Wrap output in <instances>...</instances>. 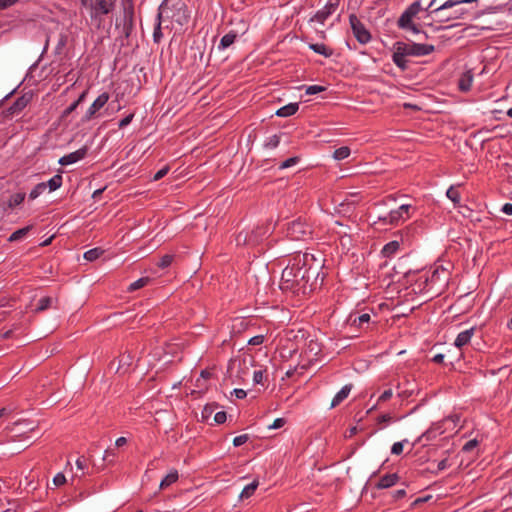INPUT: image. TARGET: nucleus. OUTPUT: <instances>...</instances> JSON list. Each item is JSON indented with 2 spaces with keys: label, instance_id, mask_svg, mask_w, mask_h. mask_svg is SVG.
Masks as SVG:
<instances>
[{
  "label": "nucleus",
  "instance_id": "obj_40",
  "mask_svg": "<svg viewBox=\"0 0 512 512\" xmlns=\"http://www.w3.org/2000/svg\"><path fill=\"white\" fill-rule=\"evenodd\" d=\"M173 260H174V255L165 254L160 258L157 266L161 269H165L172 264Z\"/></svg>",
  "mask_w": 512,
  "mask_h": 512
},
{
  "label": "nucleus",
  "instance_id": "obj_24",
  "mask_svg": "<svg viewBox=\"0 0 512 512\" xmlns=\"http://www.w3.org/2000/svg\"><path fill=\"white\" fill-rule=\"evenodd\" d=\"M179 478L178 471L173 470L169 472L160 482V489H166L173 483H175Z\"/></svg>",
  "mask_w": 512,
  "mask_h": 512
},
{
  "label": "nucleus",
  "instance_id": "obj_6",
  "mask_svg": "<svg viewBox=\"0 0 512 512\" xmlns=\"http://www.w3.org/2000/svg\"><path fill=\"white\" fill-rule=\"evenodd\" d=\"M120 22L116 21V28L122 27V37L129 39L135 29L134 1L122 2Z\"/></svg>",
  "mask_w": 512,
  "mask_h": 512
},
{
  "label": "nucleus",
  "instance_id": "obj_34",
  "mask_svg": "<svg viewBox=\"0 0 512 512\" xmlns=\"http://www.w3.org/2000/svg\"><path fill=\"white\" fill-rule=\"evenodd\" d=\"M47 189L45 182L38 183L29 193V200H35Z\"/></svg>",
  "mask_w": 512,
  "mask_h": 512
},
{
  "label": "nucleus",
  "instance_id": "obj_5",
  "mask_svg": "<svg viewBox=\"0 0 512 512\" xmlns=\"http://www.w3.org/2000/svg\"><path fill=\"white\" fill-rule=\"evenodd\" d=\"M422 10L421 2L415 1L411 3L401 14L397 20V26L404 31L419 34L422 32L419 24L413 21V18Z\"/></svg>",
  "mask_w": 512,
  "mask_h": 512
},
{
  "label": "nucleus",
  "instance_id": "obj_62",
  "mask_svg": "<svg viewBox=\"0 0 512 512\" xmlns=\"http://www.w3.org/2000/svg\"><path fill=\"white\" fill-rule=\"evenodd\" d=\"M392 420V417L390 414H382L380 416H378L377 418V423L378 424H381V423H388Z\"/></svg>",
  "mask_w": 512,
  "mask_h": 512
},
{
  "label": "nucleus",
  "instance_id": "obj_56",
  "mask_svg": "<svg viewBox=\"0 0 512 512\" xmlns=\"http://www.w3.org/2000/svg\"><path fill=\"white\" fill-rule=\"evenodd\" d=\"M263 342H264L263 335H256L248 341V343L253 346L261 345Z\"/></svg>",
  "mask_w": 512,
  "mask_h": 512
},
{
  "label": "nucleus",
  "instance_id": "obj_59",
  "mask_svg": "<svg viewBox=\"0 0 512 512\" xmlns=\"http://www.w3.org/2000/svg\"><path fill=\"white\" fill-rule=\"evenodd\" d=\"M253 381L255 384H261L263 382V371L262 370L254 371Z\"/></svg>",
  "mask_w": 512,
  "mask_h": 512
},
{
  "label": "nucleus",
  "instance_id": "obj_22",
  "mask_svg": "<svg viewBox=\"0 0 512 512\" xmlns=\"http://www.w3.org/2000/svg\"><path fill=\"white\" fill-rule=\"evenodd\" d=\"M67 42H68V35L65 33H60L58 36V41H57L55 50H54V54L56 56H59L60 60L63 59L64 49L67 45Z\"/></svg>",
  "mask_w": 512,
  "mask_h": 512
},
{
  "label": "nucleus",
  "instance_id": "obj_38",
  "mask_svg": "<svg viewBox=\"0 0 512 512\" xmlns=\"http://www.w3.org/2000/svg\"><path fill=\"white\" fill-rule=\"evenodd\" d=\"M51 304H52V298L51 297H49V296L42 297L38 301L36 311H38V312L44 311V310L50 308Z\"/></svg>",
  "mask_w": 512,
  "mask_h": 512
},
{
  "label": "nucleus",
  "instance_id": "obj_27",
  "mask_svg": "<svg viewBox=\"0 0 512 512\" xmlns=\"http://www.w3.org/2000/svg\"><path fill=\"white\" fill-rule=\"evenodd\" d=\"M26 194L24 192H18L10 196L8 200V207L14 208L23 203L25 200Z\"/></svg>",
  "mask_w": 512,
  "mask_h": 512
},
{
  "label": "nucleus",
  "instance_id": "obj_41",
  "mask_svg": "<svg viewBox=\"0 0 512 512\" xmlns=\"http://www.w3.org/2000/svg\"><path fill=\"white\" fill-rule=\"evenodd\" d=\"M299 161H300V157L299 156L290 157V158H288V159H286V160H284L283 162L280 163L279 169L283 170V169L292 167V166L296 165Z\"/></svg>",
  "mask_w": 512,
  "mask_h": 512
},
{
  "label": "nucleus",
  "instance_id": "obj_2",
  "mask_svg": "<svg viewBox=\"0 0 512 512\" xmlns=\"http://www.w3.org/2000/svg\"><path fill=\"white\" fill-rule=\"evenodd\" d=\"M435 47L432 44L425 43H406L403 41H396L393 44V63L402 71L408 69L407 57H422L434 52Z\"/></svg>",
  "mask_w": 512,
  "mask_h": 512
},
{
  "label": "nucleus",
  "instance_id": "obj_33",
  "mask_svg": "<svg viewBox=\"0 0 512 512\" xmlns=\"http://www.w3.org/2000/svg\"><path fill=\"white\" fill-rule=\"evenodd\" d=\"M258 487V481H253L252 483L248 484L247 486H245L240 494V498L241 499H245V498H249L250 496H252L255 492V490L257 489Z\"/></svg>",
  "mask_w": 512,
  "mask_h": 512
},
{
  "label": "nucleus",
  "instance_id": "obj_10",
  "mask_svg": "<svg viewBox=\"0 0 512 512\" xmlns=\"http://www.w3.org/2000/svg\"><path fill=\"white\" fill-rule=\"evenodd\" d=\"M340 0H329L323 9L318 10L315 15L311 18V21L324 24L329 16L334 14L338 9Z\"/></svg>",
  "mask_w": 512,
  "mask_h": 512
},
{
  "label": "nucleus",
  "instance_id": "obj_52",
  "mask_svg": "<svg viewBox=\"0 0 512 512\" xmlns=\"http://www.w3.org/2000/svg\"><path fill=\"white\" fill-rule=\"evenodd\" d=\"M168 172H169V166L163 167L162 169H160L159 171H157L155 173L153 180L158 181V180L162 179L164 176L167 175Z\"/></svg>",
  "mask_w": 512,
  "mask_h": 512
},
{
  "label": "nucleus",
  "instance_id": "obj_57",
  "mask_svg": "<svg viewBox=\"0 0 512 512\" xmlns=\"http://www.w3.org/2000/svg\"><path fill=\"white\" fill-rule=\"evenodd\" d=\"M411 208V205H407V204H404V205H401L397 210L401 213V215L408 219L410 217L409 215V210Z\"/></svg>",
  "mask_w": 512,
  "mask_h": 512
},
{
  "label": "nucleus",
  "instance_id": "obj_30",
  "mask_svg": "<svg viewBox=\"0 0 512 512\" xmlns=\"http://www.w3.org/2000/svg\"><path fill=\"white\" fill-rule=\"evenodd\" d=\"M163 23H166V22L163 20L156 19L154 32H153V41L156 44H159L163 38V33H162V24Z\"/></svg>",
  "mask_w": 512,
  "mask_h": 512
},
{
  "label": "nucleus",
  "instance_id": "obj_25",
  "mask_svg": "<svg viewBox=\"0 0 512 512\" xmlns=\"http://www.w3.org/2000/svg\"><path fill=\"white\" fill-rule=\"evenodd\" d=\"M399 247H400V245H399L398 241H396V240L391 241L384 245V247L382 249V254L385 257H391L393 254H395L398 251Z\"/></svg>",
  "mask_w": 512,
  "mask_h": 512
},
{
  "label": "nucleus",
  "instance_id": "obj_9",
  "mask_svg": "<svg viewBox=\"0 0 512 512\" xmlns=\"http://www.w3.org/2000/svg\"><path fill=\"white\" fill-rule=\"evenodd\" d=\"M273 230L271 223L266 222L249 231L250 247L261 244L273 233Z\"/></svg>",
  "mask_w": 512,
  "mask_h": 512
},
{
  "label": "nucleus",
  "instance_id": "obj_15",
  "mask_svg": "<svg viewBox=\"0 0 512 512\" xmlns=\"http://www.w3.org/2000/svg\"><path fill=\"white\" fill-rule=\"evenodd\" d=\"M475 329V327H472L468 330L460 332L455 339V347L461 349L463 346L467 345L474 335Z\"/></svg>",
  "mask_w": 512,
  "mask_h": 512
},
{
  "label": "nucleus",
  "instance_id": "obj_37",
  "mask_svg": "<svg viewBox=\"0 0 512 512\" xmlns=\"http://www.w3.org/2000/svg\"><path fill=\"white\" fill-rule=\"evenodd\" d=\"M349 320L351 321V325L362 327L365 323H369L370 315L368 313H364L354 319L350 316Z\"/></svg>",
  "mask_w": 512,
  "mask_h": 512
},
{
  "label": "nucleus",
  "instance_id": "obj_44",
  "mask_svg": "<svg viewBox=\"0 0 512 512\" xmlns=\"http://www.w3.org/2000/svg\"><path fill=\"white\" fill-rule=\"evenodd\" d=\"M326 90V87L320 85H310L306 88L307 95H315Z\"/></svg>",
  "mask_w": 512,
  "mask_h": 512
},
{
  "label": "nucleus",
  "instance_id": "obj_13",
  "mask_svg": "<svg viewBox=\"0 0 512 512\" xmlns=\"http://www.w3.org/2000/svg\"><path fill=\"white\" fill-rule=\"evenodd\" d=\"M32 94H23L22 96L18 97L14 103L8 108L9 114H17L21 112L31 101Z\"/></svg>",
  "mask_w": 512,
  "mask_h": 512
},
{
  "label": "nucleus",
  "instance_id": "obj_14",
  "mask_svg": "<svg viewBox=\"0 0 512 512\" xmlns=\"http://www.w3.org/2000/svg\"><path fill=\"white\" fill-rule=\"evenodd\" d=\"M400 480V476L397 473L385 474L380 478L376 484L377 489H387L394 486Z\"/></svg>",
  "mask_w": 512,
  "mask_h": 512
},
{
  "label": "nucleus",
  "instance_id": "obj_32",
  "mask_svg": "<svg viewBox=\"0 0 512 512\" xmlns=\"http://www.w3.org/2000/svg\"><path fill=\"white\" fill-rule=\"evenodd\" d=\"M235 242L237 246H250L249 231H240L235 237Z\"/></svg>",
  "mask_w": 512,
  "mask_h": 512
},
{
  "label": "nucleus",
  "instance_id": "obj_39",
  "mask_svg": "<svg viewBox=\"0 0 512 512\" xmlns=\"http://www.w3.org/2000/svg\"><path fill=\"white\" fill-rule=\"evenodd\" d=\"M281 135L275 134L269 137L265 143L264 147L268 149H274L276 148L280 143Z\"/></svg>",
  "mask_w": 512,
  "mask_h": 512
},
{
  "label": "nucleus",
  "instance_id": "obj_17",
  "mask_svg": "<svg viewBox=\"0 0 512 512\" xmlns=\"http://www.w3.org/2000/svg\"><path fill=\"white\" fill-rule=\"evenodd\" d=\"M402 220H406V218L398 210H392L387 215L379 217V221L390 225H398Z\"/></svg>",
  "mask_w": 512,
  "mask_h": 512
},
{
  "label": "nucleus",
  "instance_id": "obj_61",
  "mask_svg": "<svg viewBox=\"0 0 512 512\" xmlns=\"http://www.w3.org/2000/svg\"><path fill=\"white\" fill-rule=\"evenodd\" d=\"M444 354L438 353L433 356L432 361L436 364L445 365Z\"/></svg>",
  "mask_w": 512,
  "mask_h": 512
},
{
  "label": "nucleus",
  "instance_id": "obj_4",
  "mask_svg": "<svg viewBox=\"0 0 512 512\" xmlns=\"http://www.w3.org/2000/svg\"><path fill=\"white\" fill-rule=\"evenodd\" d=\"M81 7L85 8L92 21L99 24L105 16L112 14L116 9L117 0H79Z\"/></svg>",
  "mask_w": 512,
  "mask_h": 512
},
{
  "label": "nucleus",
  "instance_id": "obj_3",
  "mask_svg": "<svg viewBox=\"0 0 512 512\" xmlns=\"http://www.w3.org/2000/svg\"><path fill=\"white\" fill-rule=\"evenodd\" d=\"M157 20L171 24V26L165 25V28L173 29L175 25L182 28L188 24L190 13L183 0H163L158 8Z\"/></svg>",
  "mask_w": 512,
  "mask_h": 512
},
{
  "label": "nucleus",
  "instance_id": "obj_63",
  "mask_svg": "<svg viewBox=\"0 0 512 512\" xmlns=\"http://www.w3.org/2000/svg\"><path fill=\"white\" fill-rule=\"evenodd\" d=\"M87 460L84 456H81L77 459L76 465L79 469L83 470L86 467Z\"/></svg>",
  "mask_w": 512,
  "mask_h": 512
},
{
  "label": "nucleus",
  "instance_id": "obj_23",
  "mask_svg": "<svg viewBox=\"0 0 512 512\" xmlns=\"http://www.w3.org/2000/svg\"><path fill=\"white\" fill-rule=\"evenodd\" d=\"M237 37V32L230 31L221 38L218 48L223 50L230 47L235 42Z\"/></svg>",
  "mask_w": 512,
  "mask_h": 512
},
{
  "label": "nucleus",
  "instance_id": "obj_7",
  "mask_svg": "<svg viewBox=\"0 0 512 512\" xmlns=\"http://www.w3.org/2000/svg\"><path fill=\"white\" fill-rule=\"evenodd\" d=\"M312 234L311 227L306 221L298 218L288 223L286 228V235L291 240H306Z\"/></svg>",
  "mask_w": 512,
  "mask_h": 512
},
{
  "label": "nucleus",
  "instance_id": "obj_58",
  "mask_svg": "<svg viewBox=\"0 0 512 512\" xmlns=\"http://www.w3.org/2000/svg\"><path fill=\"white\" fill-rule=\"evenodd\" d=\"M392 389L385 390L378 398V402L388 401L392 397Z\"/></svg>",
  "mask_w": 512,
  "mask_h": 512
},
{
  "label": "nucleus",
  "instance_id": "obj_8",
  "mask_svg": "<svg viewBox=\"0 0 512 512\" xmlns=\"http://www.w3.org/2000/svg\"><path fill=\"white\" fill-rule=\"evenodd\" d=\"M349 23L354 37L360 44L370 42L372 38L371 33L355 14L349 15Z\"/></svg>",
  "mask_w": 512,
  "mask_h": 512
},
{
  "label": "nucleus",
  "instance_id": "obj_51",
  "mask_svg": "<svg viewBox=\"0 0 512 512\" xmlns=\"http://www.w3.org/2000/svg\"><path fill=\"white\" fill-rule=\"evenodd\" d=\"M114 458H115L114 449L107 448L105 450V454L103 456V460L104 461H108L109 463H112L114 461Z\"/></svg>",
  "mask_w": 512,
  "mask_h": 512
},
{
  "label": "nucleus",
  "instance_id": "obj_26",
  "mask_svg": "<svg viewBox=\"0 0 512 512\" xmlns=\"http://www.w3.org/2000/svg\"><path fill=\"white\" fill-rule=\"evenodd\" d=\"M31 229H32V225H28L26 227L16 230L15 232H13L10 235V237L8 238V241L15 242V241H18V240L24 238Z\"/></svg>",
  "mask_w": 512,
  "mask_h": 512
},
{
  "label": "nucleus",
  "instance_id": "obj_21",
  "mask_svg": "<svg viewBox=\"0 0 512 512\" xmlns=\"http://www.w3.org/2000/svg\"><path fill=\"white\" fill-rule=\"evenodd\" d=\"M477 1L478 0H447L442 5L431 10L430 13H435V12H439L444 9H449V8H452L459 4H469V3H473V2H477Z\"/></svg>",
  "mask_w": 512,
  "mask_h": 512
},
{
  "label": "nucleus",
  "instance_id": "obj_11",
  "mask_svg": "<svg viewBox=\"0 0 512 512\" xmlns=\"http://www.w3.org/2000/svg\"><path fill=\"white\" fill-rule=\"evenodd\" d=\"M109 100V94L107 92H103L100 94L94 102L91 104V106L86 111L82 121L87 122L93 119L96 115V113L105 106V104Z\"/></svg>",
  "mask_w": 512,
  "mask_h": 512
},
{
  "label": "nucleus",
  "instance_id": "obj_45",
  "mask_svg": "<svg viewBox=\"0 0 512 512\" xmlns=\"http://www.w3.org/2000/svg\"><path fill=\"white\" fill-rule=\"evenodd\" d=\"M249 437L247 434L239 435L233 439V445L239 447L248 441Z\"/></svg>",
  "mask_w": 512,
  "mask_h": 512
},
{
  "label": "nucleus",
  "instance_id": "obj_29",
  "mask_svg": "<svg viewBox=\"0 0 512 512\" xmlns=\"http://www.w3.org/2000/svg\"><path fill=\"white\" fill-rule=\"evenodd\" d=\"M62 181V175L56 174L51 179H49L48 182L45 183L47 184V188H49L50 191H55L62 186Z\"/></svg>",
  "mask_w": 512,
  "mask_h": 512
},
{
  "label": "nucleus",
  "instance_id": "obj_19",
  "mask_svg": "<svg viewBox=\"0 0 512 512\" xmlns=\"http://www.w3.org/2000/svg\"><path fill=\"white\" fill-rule=\"evenodd\" d=\"M308 47L326 58H330L334 54V50L323 43H310Z\"/></svg>",
  "mask_w": 512,
  "mask_h": 512
},
{
  "label": "nucleus",
  "instance_id": "obj_20",
  "mask_svg": "<svg viewBox=\"0 0 512 512\" xmlns=\"http://www.w3.org/2000/svg\"><path fill=\"white\" fill-rule=\"evenodd\" d=\"M299 109L298 103H289L276 111V115L279 117H289L294 115Z\"/></svg>",
  "mask_w": 512,
  "mask_h": 512
},
{
  "label": "nucleus",
  "instance_id": "obj_12",
  "mask_svg": "<svg viewBox=\"0 0 512 512\" xmlns=\"http://www.w3.org/2000/svg\"><path fill=\"white\" fill-rule=\"evenodd\" d=\"M87 153H88V147L83 146L80 149L61 157L59 159V164L62 166H66V165L76 163V162L84 159L86 157Z\"/></svg>",
  "mask_w": 512,
  "mask_h": 512
},
{
  "label": "nucleus",
  "instance_id": "obj_49",
  "mask_svg": "<svg viewBox=\"0 0 512 512\" xmlns=\"http://www.w3.org/2000/svg\"><path fill=\"white\" fill-rule=\"evenodd\" d=\"M227 419V414L225 411H220V412H217L215 415H214V421L215 423L217 424H223L225 423Z\"/></svg>",
  "mask_w": 512,
  "mask_h": 512
},
{
  "label": "nucleus",
  "instance_id": "obj_50",
  "mask_svg": "<svg viewBox=\"0 0 512 512\" xmlns=\"http://www.w3.org/2000/svg\"><path fill=\"white\" fill-rule=\"evenodd\" d=\"M78 105L77 103L73 102L70 104L61 114V118L64 119L68 117L72 112H74L77 109Z\"/></svg>",
  "mask_w": 512,
  "mask_h": 512
},
{
  "label": "nucleus",
  "instance_id": "obj_60",
  "mask_svg": "<svg viewBox=\"0 0 512 512\" xmlns=\"http://www.w3.org/2000/svg\"><path fill=\"white\" fill-rule=\"evenodd\" d=\"M406 496V490L405 489H399L392 493V498L394 501H397L399 499H402Z\"/></svg>",
  "mask_w": 512,
  "mask_h": 512
},
{
  "label": "nucleus",
  "instance_id": "obj_36",
  "mask_svg": "<svg viewBox=\"0 0 512 512\" xmlns=\"http://www.w3.org/2000/svg\"><path fill=\"white\" fill-rule=\"evenodd\" d=\"M217 407V404H207L204 406L202 412H201V421L207 422L214 412L215 408Z\"/></svg>",
  "mask_w": 512,
  "mask_h": 512
},
{
  "label": "nucleus",
  "instance_id": "obj_54",
  "mask_svg": "<svg viewBox=\"0 0 512 512\" xmlns=\"http://www.w3.org/2000/svg\"><path fill=\"white\" fill-rule=\"evenodd\" d=\"M403 452V443L396 442L392 445L391 453L394 455H400Z\"/></svg>",
  "mask_w": 512,
  "mask_h": 512
},
{
  "label": "nucleus",
  "instance_id": "obj_55",
  "mask_svg": "<svg viewBox=\"0 0 512 512\" xmlns=\"http://www.w3.org/2000/svg\"><path fill=\"white\" fill-rule=\"evenodd\" d=\"M133 117H134V114H133V113H131V114L127 115L126 117H124L123 119H121V120H120V122H119V124H118V127H119V128H124V127H126L127 125H129V124L131 123V121H132Z\"/></svg>",
  "mask_w": 512,
  "mask_h": 512
},
{
  "label": "nucleus",
  "instance_id": "obj_16",
  "mask_svg": "<svg viewBox=\"0 0 512 512\" xmlns=\"http://www.w3.org/2000/svg\"><path fill=\"white\" fill-rule=\"evenodd\" d=\"M352 389V384H347L341 388V390L334 396L331 401L330 409L340 405L349 395Z\"/></svg>",
  "mask_w": 512,
  "mask_h": 512
},
{
  "label": "nucleus",
  "instance_id": "obj_1",
  "mask_svg": "<svg viewBox=\"0 0 512 512\" xmlns=\"http://www.w3.org/2000/svg\"><path fill=\"white\" fill-rule=\"evenodd\" d=\"M320 263L310 253H295L283 269L280 289L294 296H306L318 285Z\"/></svg>",
  "mask_w": 512,
  "mask_h": 512
},
{
  "label": "nucleus",
  "instance_id": "obj_31",
  "mask_svg": "<svg viewBox=\"0 0 512 512\" xmlns=\"http://www.w3.org/2000/svg\"><path fill=\"white\" fill-rule=\"evenodd\" d=\"M103 253H104L103 249L96 247V248L86 251L84 253V259L92 262V261L97 260Z\"/></svg>",
  "mask_w": 512,
  "mask_h": 512
},
{
  "label": "nucleus",
  "instance_id": "obj_64",
  "mask_svg": "<svg viewBox=\"0 0 512 512\" xmlns=\"http://www.w3.org/2000/svg\"><path fill=\"white\" fill-rule=\"evenodd\" d=\"M502 212L507 215H512V204L511 203H505L502 207Z\"/></svg>",
  "mask_w": 512,
  "mask_h": 512
},
{
  "label": "nucleus",
  "instance_id": "obj_42",
  "mask_svg": "<svg viewBox=\"0 0 512 512\" xmlns=\"http://www.w3.org/2000/svg\"><path fill=\"white\" fill-rule=\"evenodd\" d=\"M447 197L453 202V203H459L460 202V192L454 188L450 187L446 192Z\"/></svg>",
  "mask_w": 512,
  "mask_h": 512
},
{
  "label": "nucleus",
  "instance_id": "obj_48",
  "mask_svg": "<svg viewBox=\"0 0 512 512\" xmlns=\"http://www.w3.org/2000/svg\"><path fill=\"white\" fill-rule=\"evenodd\" d=\"M478 445V441L476 439L469 440L462 447L463 452H470Z\"/></svg>",
  "mask_w": 512,
  "mask_h": 512
},
{
  "label": "nucleus",
  "instance_id": "obj_35",
  "mask_svg": "<svg viewBox=\"0 0 512 512\" xmlns=\"http://www.w3.org/2000/svg\"><path fill=\"white\" fill-rule=\"evenodd\" d=\"M350 148L347 146H342L340 148H337L334 153L333 157L336 160H344L350 155Z\"/></svg>",
  "mask_w": 512,
  "mask_h": 512
},
{
  "label": "nucleus",
  "instance_id": "obj_18",
  "mask_svg": "<svg viewBox=\"0 0 512 512\" xmlns=\"http://www.w3.org/2000/svg\"><path fill=\"white\" fill-rule=\"evenodd\" d=\"M473 82V74L471 71L463 73L458 81V88L462 92H468Z\"/></svg>",
  "mask_w": 512,
  "mask_h": 512
},
{
  "label": "nucleus",
  "instance_id": "obj_43",
  "mask_svg": "<svg viewBox=\"0 0 512 512\" xmlns=\"http://www.w3.org/2000/svg\"><path fill=\"white\" fill-rule=\"evenodd\" d=\"M307 349L314 356H317L321 352L320 344L314 340L309 342Z\"/></svg>",
  "mask_w": 512,
  "mask_h": 512
},
{
  "label": "nucleus",
  "instance_id": "obj_28",
  "mask_svg": "<svg viewBox=\"0 0 512 512\" xmlns=\"http://www.w3.org/2000/svg\"><path fill=\"white\" fill-rule=\"evenodd\" d=\"M151 281V279L149 277H142V278H139L138 280L132 282L128 288H127V291L128 292H134L140 288H143L145 287L149 282Z\"/></svg>",
  "mask_w": 512,
  "mask_h": 512
},
{
  "label": "nucleus",
  "instance_id": "obj_53",
  "mask_svg": "<svg viewBox=\"0 0 512 512\" xmlns=\"http://www.w3.org/2000/svg\"><path fill=\"white\" fill-rule=\"evenodd\" d=\"M286 423V420L284 418H277L274 420V422L268 426L269 429H279L283 427Z\"/></svg>",
  "mask_w": 512,
  "mask_h": 512
},
{
  "label": "nucleus",
  "instance_id": "obj_46",
  "mask_svg": "<svg viewBox=\"0 0 512 512\" xmlns=\"http://www.w3.org/2000/svg\"><path fill=\"white\" fill-rule=\"evenodd\" d=\"M53 483L55 486L59 487L66 483V477L63 473H57L53 478Z\"/></svg>",
  "mask_w": 512,
  "mask_h": 512
},
{
  "label": "nucleus",
  "instance_id": "obj_47",
  "mask_svg": "<svg viewBox=\"0 0 512 512\" xmlns=\"http://www.w3.org/2000/svg\"><path fill=\"white\" fill-rule=\"evenodd\" d=\"M448 467H450V464L448 463V459L445 458L437 464L436 470H430V472L437 474L439 471H442Z\"/></svg>",
  "mask_w": 512,
  "mask_h": 512
}]
</instances>
